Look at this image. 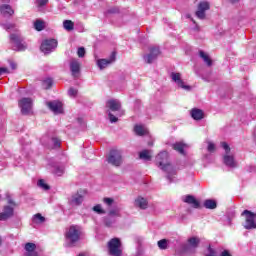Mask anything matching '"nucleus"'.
Here are the masks:
<instances>
[{
  "label": "nucleus",
  "instance_id": "35",
  "mask_svg": "<svg viewBox=\"0 0 256 256\" xmlns=\"http://www.w3.org/2000/svg\"><path fill=\"white\" fill-rule=\"evenodd\" d=\"M168 243H169V241L167 239H162V240L158 241L159 249H167V247H169Z\"/></svg>",
  "mask_w": 256,
  "mask_h": 256
},
{
  "label": "nucleus",
  "instance_id": "28",
  "mask_svg": "<svg viewBox=\"0 0 256 256\" xmlns=\"http://www.w3.org/2000/svg\"><path fill=\"white\" fill-rule=\"evenodd\" d=\"M204 207L206 209H217V202L215 200L208 199L204 201Z\"/></svg>",
  "mask_w": 256,
  "mask_h": 256
},
{
  "label": "nucleus",
  "instance_id": "31",
  "mask_svg": "<svg viewBox=\"0 0 256 256\" xmlns=\"http://www.w3.org/2000/svg\"><path fill=\"white\" fill-rule=\"evenodd\" d=\"M63 27L66 29V31H73V29H75V23H73L71 20H65L63 22Z\"/></svg>",
  "mask_w": 256,
  "mask_h": 256
},
{
  "label": "nucleus",
  "instance_id": "26",
  "mask_svg": "<svg viewBox=\"0 0 256 256\" xmlns=\"http://www.w3.org/2000/svg\"><path fill=\"white\" fill-rule=\"evenodd\" d=\"M134 131L136 135H140V136L147 135V128H145V126L143 125H136L134 127Z\"/></svg>",
  "mask_w": 256,
  "mask_h": 256
},
{
  "label": "nucleus",
  "instance_id": "37",
  "mask_svg": "<svg viewBox=\"0 0 256 256\" xmlns=\"http://www.w3.org/2000/svg\"><path fill=\"white\" fill-rule=\"evenodd\" d=\"M38 187H41L45 191H49V185L45 183V180H39L38 181Z\"/></svg>",
  "mask_w": 256,
  "mask_h": 256
},
{
  "label": "nucleus",
  "instance_id": "50",
  "mask_svg": "<svg viewBox=\"0 0 256 256\" xmlns=\"http://www.w3.org/2000/svg\"><path fill=\"white\" fill-rule=\"evenodd\" d=\"M231 3H237L239 0H230Z\"/></svg>",
  "mask_w": 256,
  "mask_h": 256
},
{
  "label": "nucleus",
  "instance_id": "9",
  "mask_svg": "<svg viewBox=\"0 0 256 256\" xmlns=\"http://www.w3.org/2000/svg\"><path fill=\"white\" fill-rule=\"evenodd\" d=\"M40 49L42 53H51L53 49H57V40L55 39H49V40H44L40 46Z\"/></svg>",
  "mask_w": 256,
  "mask_h": 256
},
{
  "label": "nucleus",
  "instance_id": "43",
  "mask_svg": "<svg viewBox=\"0 0 256 256\" xmlns=\"http://www.w3.org/2000/svg\"><path fill=\"white\" fill-rule=\"evenodd\" d=\"M104 203L111 207L113 205V198H104Z\"/></svg>",
  "mask_w": 256,
  "mask_h": 256
},
{
  "label": "nucleus",
  "instance_id": "32",
  "mask_svg": "<svg viewBox=\"0 0 256 256\" xmlns=\"http://www.w3.org/2000/svg\"><path fill=\"white\" fill-rule=\"evenodd\" d=\"M43 89H51L53 87V79L47 78L42 82Z\"/></svg>",
  "mask_w": 256,
  "mask_h": 256
},
{
  "label": "nucleus",
  "instance_id": "44",
  "mask_svg": "<svg viewBox=\"0 0 256 256\" xmlns=\"http://www.w3.org/2000/svg\"><path fill=\"white\" fill-rule=\"evenodd\" d=\"M52 141L54 143V147H61V140L54 138Z\"/></svg>",
  "mask_w": 256,
  "mask_h": 256
},
{
  "label": "nucleus",
  "instance_id": "34",
  "mask_svg": "<svg viewBox=\"0 0 256 256\" xmlns=\"http://www.w3.org/2000/svg\"><path fill=\"white\" fill-rule=\"evenodd\" d=\"M188 243L195 249L199 246L200 240L197 237H192L188 240Z\"/></svg>",
  "mask_w": 256,
  "mask_h": 256
},
{
  "label": "nucleus",
  "instance_id": "15",
  "mask_svg": "<svg viewBox=\"0 0 256 256\" xmlns=\"http://www.w3.org/2000/svg\"><path fill=\"white\" fill-rule=\"evenodd\" d=\"M116 57H117V52L114 51L110 55L109 60H107V59L98 60V66L100 67V69H105V67H107V65H111V63L115 62Z\"/></svg>",
  "mask_w": 256,
  "mask_h": 256
},
{
  "label": "nucleus",
  "instance_id": "14",
  "mask_svg": "<svg viewBox=\"0 0 256 256\" xmlns=\"http://www.w3.org/2000/svg\"><path fill=\"white\" fill-rule=\"evenodd\" d=\"M182 201L184 203H187L188 205H192L194 209H199L201 207V203L199 200L195 199V196L193 195H186L182 198Z\"/></svg>",
  "mask_w": 256,
  "mask_h": 256
},
{
  "label": "nucleus",
  "instance_id": "11",
  "mask_svg": "<svg viewBox=\"0 0 256 256\" xmlns=\"http://www.w3.org/2000/svg\"><path fill=\"white\" fill-rule=\"evenodd\" d=\"M161 55V51H159V47L152 46L150 47V53L144 56V60L146 63H153L157 57Z\"/></svg>",
  "mask_w": 256,
  "mask_h": 256
},
{
  "label": "nucleus",
  "instance_id": "49",
  "mask_svg": "<svg viewBox=\"0 0 256 256\" xmlns=\"http://www.w3.org/2000/svg\"><path fill=\"white\" fill-rule=\"evenodd\" d=\"M110 215H119V212L114 211V210H111V211H110Z\"/></svg>",
  "mask_w": 256,
  "mask_h": 256
},
{
  "label": "nucleus",
  "instance_id": "5",
  "mask_svg": "<svg viewBox=\"0 0 256 256\" xmlns=\"http://www.w3.org/2000/svg\"><path fill=\"white\" fill-rule=\"evenodd\" d=\"M221 147H223V149L226 151V155L224 156V164L227 167H237V162H235V158L233 157V155H229V153L231 152L229 144H227L226 142H222Z\"/></svg>",
  "mask_w": 256,
  "mask_h": 256
},
{
  "label": "nucleus",
  "instance_id": "12",
  "mask_svg": "<svg viewBox=\"0 0 256 256\" xmlns=\"http://www.w3.org/2000/svg\"><path fill=\"white\" fill-rule=\"evenodd\" d=\"M70 71L74 79L79 78V75L81 73V64L79 63V61L75 59L70 60Z\"/></svg>",
  "mask_w": 256,
  "mask_h": 256
},
{
  "label": "nucleus",
  "instance_id": "51",
  "mask_svg": "<svg viewBox=\"0 0 256 256\" xmlns=\"http://www.w3.org/2000/svg\"><path fill=\"white\" fill-rule=\"evenodd\" d=\"M11 0H2L3 3H9Z\"/></svg>",
  "mask_w": 256,
  "mask_h": 256
},
{
  "label": "nucleus",
  "instance_id": "36",
  "mask_svg": "<svg viewBox=\"0 0 256 256\" xmlns=\"http://www.w3.org/2000/svg\"><path fill=\"white\" fill-rule=\"evenodd\" d=\"M93 211L98 213V215H105V210H103L99 204L93 207Z\"/></svg>",
  "mask_w": 256,
  "mask_h": 256
},
{
  "label": "nucleus",
  "instance_id": "6",
  "mask_svg": "<svg viewBox=\"0 0 256 256\" xmlns=\"http://www.w3.org/2000/svg\"><path fill=\"white\" fill-rule=\"evenodd\" d=\"M107 161L111 165H114V167H119L121 163H123V157L121 156V151L111 150Z\"/></svg>",
  "mask_w": 256,
  "mask_h": 256
},
{
  "label": "nucleus",
  "instance_id": "22",
  "mask_svg": "<svg viewBox=\"0 0 256 256\" xmlns=\"http://www.w3.org/2000/svg\"><path fill=\"white\" fill-rule=\"evenodd\" d=\"M172 147L174 151H178L180 155H185V149H187V144L183 142H176L175 144H173Z\"/></svg>",
  "mask_w": 256,
  "mask_h": 256
},
{
  "label": "nucleus",
  "instance_id": "42",
  "mask_svg": "<svg viewBox=\"0 0 256 256\" xmlns=\"http://www.w3.org/2000/svg\"><path fill=\"white\" fill-rule=\"evenodd\" d=\"M208 151L210 153H213V151H215V144H213V142L208 143Z\"/></svg>",
  "mask_w": 256,
  "mask_h": 256
},
{
  "label": "nucleus",
  "instance_id": "53",
  "mask_svg": "<svg viewBox=\"0 0 256 256\" xmlns=\"http://www.w3.org/2000/svg\"><path fill=\"white\" fill-rule=\"evenodd\" d=\"M168 179H171V175H168Z\"/></svg>",
  "mask_w": 256,
  "mask_h": 256
},
{
  "label": "nucleus",
  "instance_id": "25",
  "mask_svg": "<svg viewBox=\"0 0 256 256\" xmlns=\"http://www.w3.org/2000/svg\"><path fill=\"white\" fill-rule=\"evenodd\" d=\"M199 55L201 59H203L204 63H207L208 67H211V65H213V61L211 60V57H209L207 53L200 51Z\"/></svg>",
  "mask_w": 256,
  "mask_h": 256
},
{
  "label": "nucleus",
  "instance_id": "19",
  "mask_svg": "<svg viewBox=\"0 0 256 256\" xmlns=\"http://www.w3.org/2000/svg\"><path fill=\"white\" fill-rule=\"evenodd\" d=\"M106 107L110 109V111H119L121 109V102L111 99L106 102Z\"/></svg>",
  "mask_w": 256,
  "mask_h": 256
},
{
  "label": "nucleus",
  "instance_id": "16",
  "mask_svg": "<svg viewBox=\"0 0 256 256\" xmlns=\"http://www.w3.org/2000/svg\"><path fill=\"white\" fill-rule=\"evenodd\" d=\"M24 249L26 251L25 256H39V253L35 251V249H37V245L35 243H26Z\"/></svg>",
  "mask_w": 256,
  "mask_h": 256
},
{
  "label": "nucleus",
  "instance_id": "38",
  "mask_svg": "<svg viewBox=\"0 0 256 256\" xmlns=\"http://www.w3.org/2000/svg\"><path fill=\"white\" fill-rule=\"evenodd\" d=\"M49 3V0H36V4L38 7H45Z\"/></svg>",
  "mask_w": 256,
  "mask_h": 256
},
{
  "label": "nucleus",
  "instance_id": "47",
  "mask_svg": "<svg viewBox=\"0 0 256 256\" xmlns=\"http://www.w3.org/2000/svg\"><path fill=\"white\" fill-rule=\"evenodd\" d=\"M4 73H7V68H0V75H4Z\"/></svg>",
  "mask_w": 256,
  "mask_h": 256
},
{
  "label": "nucleus",
  "instance_id": "18",
  "mask_svg": "<svg viewBox=\"0 0 256 256\" xmlns=\"http://www.w3.org/2000/svg\"><path fill=\"white\" fill-rule=\"evenodd\" d=\"M10 217H13V207L4 206L3 212L0 213V221H7Z\"/></svg>",
  "mask_w": 256,
  "mask_h": 256
},
{
  "label": "nucleus",
  "instance_id": "3",
  "mask_svg": "<svg viewBox=\"0 0 256 256\" xmlns=\"http://www.w3.org/2000/svg\"><path fill=\"white\" fill-rule=\"evenodd\" d=\"M108 255L111 256H123V244L121 243V239L112 238L108 244Z\"/></svg>",
  "mask_w": 256,
  "mask_h": 256
},
{
  "label": "nucleus",
  "instance_id": "20",
  "mask_svg": "<svg viewBox=\"0 0 256 256\" xmlns=\"http://www.w3.org/2000/svg\"><path fill=\"white\" fill-rule=\"evenodd\" d=\"M190 115L192 117V119H194L195 121H201V119H203L205 117V113L203 112V110L198 109V108H194L190 111Z\"/></svg>",
  "mask_w": 256,
  "mask_h": 256
},
{
  "label": "nucleus",
  "instance_id": "41",
  "mask_svg": "<svg viewBox=\"0 0 256 256\" xmlns=\"http://www.w3.org/2000/svg\"><path fill=\"white\" fill-rule=\"evenodd\" d=\"M77 54H78V57H85V48L80 47V48L78 49Z\"/></svg>",
  "mask_w": 256,
  "mask_h": 256
},
{
  "label": "nucleus",
  "instance_id": "13",
  "mask_svg": "<svg viewBox=\"0 0 256 256\" xmlns=\"http://www.w3.org/2000/svg\"><path fill=\"white\" fill-rule=\"evenodd\" d=\"M47 106L53 111V113H55V115L63 113V103L59 101L47 102Z\"/></svg>",
  "mask_w": 256,
  "mask_h": 256
},
{
  "label": "nucleus",
  "instance_id": "10",
  "mask_svg": "<svg viewBox=\"0 0 256 256\" xmlns=\"http://www.w3.org/2000/svg\"><path fill=\"white\" fill-rule=\"evenodd\" d=\"M210 7L211 6H210L209 2H207V1L199 2L198 9L195 13L196 17L198 19H202V20L205 19V17H207V15L205 14V11H209Z\"/></svg>",
  "mask_w": 256,
  "mask_h": 256
},
{
  "label": "nucleus",
  "instance_id": "24",
  "mask_svg": "<svg viewBox=\"0 0 256 256\" xmlns=\"http://www.w3.org/2000/svg\"><path fill=\"white\" fill-rule=\"evenodd\" d=\"M135 205H136V207H139L140 209H147L149 202H147V199H145L143 197H138L135 200Z\"/></svg>",
  "mask_w": 256,
  "mask_h": 256
},
{
  "label": "nucleus",
  "instance_id": "52",
  "mask_svg": "<svg viewBox=\"0 0 256 256\" xmlns=\"http://www.w3.org/2000/svg\"><path fill=\"white\" fill-rule=\"evenodd\" d=\"M17 66L15 64H12V69H15Z\"/></svg>",
  "mask_w": 256,
  "mask_h": 256
},
{
  "label": "nucleus",
  "instance_id": "27",
  "mask_svg": "<svg viewBox=\"0 0 256 256\" xmlns=\"http://www.w3.org/2000/svg\"><path fill=\"white\" fill-rule=\"evenodd\" d=\"M139 158L144 161H151V150H143L139 153Z\"/></svg>",
  "mask_w": 256,
  "mask_h": 256
},
{
  "label": "nucleus",
  "instance_id": "2",
  "mask_svg": "<svg viewBox=\"0 0 256 256\" xmlns=\"http://www.w3.org/2000/svg\"><path fill=\"white\" fill-rule=\"evenodd\" d=\"M10 43L13 51H25V49H27V43L19 32L10 34Z\"/></svg>",
  "mask_w": 256,
  "mask_h": 256
},
{
  "label": "nucleus",
  "instance_id": "46",
  "mask_svg": "<svg viewBox=\"0 0 256 256\" xmlns=\"http://www.w3.org/2000/svg\"><path fill=\"white\" fill-rule=\"evenodd\" d=\"M221 256H231V254L229 253V251L224 250V251L221 253Z\"/></svg>",
  "mask_w": 256,
  "mask_h": 256
},
{
  "label": "nucleus",
  "instance_id": "8",
  "mask_svg": "<svg viewBox=\"0 0 256 256\" xmlns=\"http://www.w3.org/2000/svg\"><path fill=\"white\" fill-rule=\"evenodd\" d=\"M242 215L246 216V223H245V229H256V214L249 211V210H244Z\"/></svg>",
  "mask_w": 256,
  "mask_h": 256
},
{
  "label": "nucleus",
  "instance_id": "1",
  "mask_svg": "<svg viewBox=\"0 0 256 256\" xmlns=\"http://www.w3.org/2000/svg\"><path fill=\"white\" fill-rule=\"evenodd\" d=\"M83 235V230L81 229V226L72 225L68 229H66L65 232V238L70 243V245H73L74 243H77L79 239H81Z\"/></svg>",
  "mask_w": 256,
  "mask_h": 256
},
{
  "label": "nucleus",
  "instance_id": "7",
  "mask_svg": "<svg viewBox=\"0 0 256 256\" xmlns=\"http://www.w3.org/2000/svg\"><path fill=\"white\" fill-rule=\"evenodd\" d=\"M19 107L22 115H29L31 113V109H33V101L31 98H22L19 101Z\"/></svg>",
  "mask_w": 256,
  "mask_h": 256
},
{
  "label": "nucleus",
  "instance_id": "23",
  "mask_svg": "<svg viewBox=\"0 0 256 256\" xmlns=\"http://www.w3.org/2000/svg\"><path fill=\"white\" fill-rule=\"evenodd\" d=\"M83 203V195L76 193L70 198V205H81Z\"/></svg>",
  "mask_w": 256,
  "mask_h": 256
},
{
  "label": "nucleus",
  "instance_id": "17",
  "mask_svg": "<svg viewBox=\"0 0 256 256\" xmlns=\"http://www.w3.org/2000/svg\"><path fill=\"white\" fill-rule=\"evenodd\" d=\"M171 78L181 89H191V87L185 85V82L181 79V73H172Z\"/></svg>",
  "mask_w": 256,
  "mask_h": 256
},
{
  "label": "nucleus",
  "instance_id": "39",
  "mask_svg": "<svg viewBox=\"0 0 256 256\" xmlns=\"http://www.w3.org/2000/svg\"><path fill=\"white\" fill-rule=\"evenodd\" d=\"M77 93H78V91L75 88H70L68 91V94L70 97H77Z\"/></svg>",
  "mask_w": 256,
  "mask_h": 256
},
{
  "label": "nucleus",
  "instance_id": "29",
  "mask_svg": "<svg viewBox=\"0 0 256 256\" xmlns=\"http://www.w3.org/2000/svg\"><path fill=\"white\" fill-rule=\"evenodd\" d=\"M34 28L36 29V31H43V29H45V21L37 19L34 22Z\"/></svg>",
  "mask_w": 256,
  "mask_h": 256
},
{
  "label": "nucleus",
  "instance_id": "21",
  "mask_svg": "<svg viewBox=\"0 0 256 256\" xmlns=\"http://www.w3.org/2000/svg\"><path fill=\"white\" fill-rule=\"evenodd\" d=\"M0 11L5 17H11L15 13L11 5L4 4L0 6Z\"/></svg>",
  "mask_w": 256,
  "mask_h": 256
},
{
  "label": "nucleus",
  "instance_id": "45",
  "mask_svg": "<svg viewBox=\"0 0 256 256\" xmlns=\"http://www.w3.org/2000/svg\"><path fill=\"white\" fill-rule=\"evenodd\" d=\"M11 29H15L14 24H9V25L6 26V31H11Z\"/></svg>",
  "mask_w": 256,
  "mask_h": 256
},
{
  "label": "nucleus",
  "instance_id": "4",
  "mask_svg": "<svg viewBox=\"0 0 256 256\" xmlns=\"http://www.w3.org/2000/svg\"><path fill=\"white\" fill-rule=\"evenodd\" d=\"M156 163L163 171H171L173 167L169 164V153L162 151L156 156Z\"/></svg>",
  "mask_w": 256,
  "mask_h": 256
},
{
  "label": "nucleus",
  "instance_id": "33",
  "mask_svg": "<svg viewBox=\"0 0 256 256\" xmlns=\"http://www.w3.org/2000/svg\"><path fill=\"white\" fill-rule=\"evenodd\" d=\"M54 175L61 177L65 173V168L63 166H55L53 170Z\"/></svg>",
  "mask_w": 256,
  "mask_h": 256
},
{
  "label": "nucleus",
  "instance_id": "40",
  "mask_svg": "<svg viewBox=\"0 0 256 256\" xmlns=\"http://www.w3.org/2000/svg\"><path fill=\"white\" fill-rule=\"evenodd\" d=\"M108 117L111 123H117L118 118L115 117V115H113L111 112L108 113Z\"/></svg>",
  "mask_w": 256,
  "mask_h": 256
},
{
  "label": "nucleus",
  "instance_id": "30",
  "mask_svg": "<svg viewBox=\"0 0 256 256\" xmlns=\"http://www.w3.org/2000/svg\"><path fill=\"white\" fill-rule=\"evenodd\" d=\"M32 222L35 223L36 225L45 223V217H43L40 213L35 214L32 218Z\"/></svg>",
  "mask_w": 256,
  "mask_h": 256
},
{
  "label": "nucleus",
  "instance_id": "48",
  "mask_svg": "<svg viewBox=\"0 0 256 256\" xmlns=\"http://www.w3.org/2000/svg\"><path fill=\"white\" fill-rule=\"evenodd\" d=\"M8 203H9V205H13V207H15V203L11 200V198H8Z\"/></svg>",
  "mask_w": 256,
  "mask_h": 256
}]
</instances>
